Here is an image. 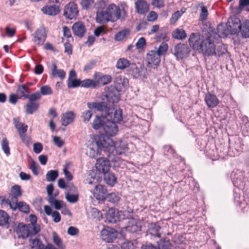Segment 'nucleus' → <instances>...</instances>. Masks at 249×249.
I'll use <instances>...</instances> for the list:
<instances>
[{
  "label": "nucleus",
  "mask_w": 249,
  "mask_h": 249,
  "mask_svg": "<svg viewBox=\"0 0 249 249\" xmlns=\"http://www.w3.org/2000/svg\"><path fill=\"white\" fill-rule=\"evenodd\" d=\"M9 216L4 211L0 210V226H9Z\"/></svg>",
  "instance_id": "a19ab883"
},
{
  "label": "nucleus",
  "mask_w": 249,
  "mask_h": 249,
  "mask_svg": "<svg viewBox=\"0 0 249 249\" xmlns=\"http://www.w3.org/2000/svg\"><path fill=\"white\" fill-rule=\"evenodd\" d=\"M234 200L236 203L240 206L243 205L244 203L246 204V199L244 197V195L241 196L239 194L236 192L234 194Z\"/></svg>",
  "instance_id": "6e6d98bb"
},
{
  "label": "nucleus",
  "mask_w": 249,
  "mask_h": 249,
  "mask_svg": "<svg viewBox=\"0 0 249 249\" xmlns=\"http://www.w3.org/2000/svg\"><path fill=\"white\" fill-rule=\"evenodd\" d=\"M15 127L18 130L19 133H25L27 130V125L19 122V119L15 118L13 120Z\"/></svg>",
  "instance_id": "ea45409f"
},
{
  "label": "nucleus",
  "mask_w": 249,
  "mask_h": 249,
  "mask_svg": "<svg viewBox=\"0 0 249 249\" xmlns=\"http://www.w3.org/2000/svg\"><path fill=\"white\" fill-rule=\"evenodd\" d=\"M229 148L234 149L238 152H239L242 150L243 145L241 144L240 140L237 137H235L233 139H229Z\"/></svg>",
  "instance_id": "c85d7f7f"
},
{
  "label": "nucleus",
  "mask_w": 249,
  "mask_h": 249,
  "mask_svg": "<svg viewBox=\"0 0 249 249\" xmlns=\"http://www.w3.org/2000/svg\"><path fill=\"white\" fill-rule=\"evenodd\" d=\"M30 169L32 170L33 174L37 175L39 173L38 166L37 164L33 160L30 162Z\"/></svg>",
  "instance_id": "e2e57ef3"
},
{
  "label": "nucleus",
  "mask_w": 249,
  "mask_h": 249,
  "mask_svg": "<svg viewBox=\"0 0 249 249\" xmlns=\"http://www.w3.org/2000/svg\"><path fill=\"white\" fill-rule=\"evenodd\" d=\"M103 129L106 135H104L107 138L112 137L116 135L118 131V126L116 124L112 121H107L104 125Z\"/></svg>",
  "instance_id": "4468645a"
},
{
  "label": "nucleus",
  "mask_w": 249,
  "mask_h": 249,
  "mask_svg": "<svg viewBox=\"0 0 249 249\" xmlns=\"http://www.w3.org/2000/svg\"><path fill=\"white\" fill-rule=\"evenodd\" d=\"M28 89V87L25 85H23L18 86L17 91L18 93L21 95L24 99H27L29 95V92Z\"/></svg>",
  "instance_id": "8fccbe9b"
},
{
  "label": "nucleus",
  "mask_w": 249,
  "mask_h": 249,
  "mask_svg": "<svg viewBox=\"0 0 249 249\" xmlns=\"http://www.w3.org/2000/svg\"><path fill=\"white\" fill-rule=\"evenodd\" d=\"M168 49V46L167 43L165 42H162L159 46L158 50L156 51L158 55L160 56L164 54Z\"/></svg>",
  "instance_id": "4d7b16f0"
},
{
  "label": "nucleus",
  "mask_w": 249,
  "mask_h": 249,
  "mask_svg": "<svg viewBox=\"0 0 249 249\" xmlns=\"http://www.w3.org/2000/svg\"><path fill=\"white\" fill-rule=\"evenodd\" d=\"M183 14V12H179V11H177L175 12L172 15L171 18H170V23L172 24L175 23L177 22V21L180 18V17Z\"/></svg>",
  "instance_id": "69168bd1"
},
{
  "label": "nucleus",
  "mask_w": 249,
  "mask_h": 249,
  "mask_svg": "<svg viewBox=\"0 0 249 249\" xmlns=\"http://www.w3.org/2000/svg\"><path fill=\"white\" fill-rule=\"evenodd\" d=\"M107 218L111 223H116L119 220L118 212L113 208L109 209L107 214Z\"/></svg>",
  "instance_id": "473e14b6"
},
{
  "label": "nucleus",
  "mask_w": 249,
  "mask_h": 249,
  "mask_svg": "<svg viewBox=\"0 0 249 249\" xmlns=\"http://www.w3.org/2000/svg\"><path fill=\"white\" fill-rule=\"evenodd\" d=\"M12 192L13 196L10 200V201H14L13 199L14 198H16L17 199H18V197L22 195L20 187L18 185H15L12 187Z\"/></svg>",
  "instance_id": "09e8293b"
},
{
  "label": "nucleus",
  "mask_w": 249,
  "mask_h": 249,
  "mask_svg": "<svg viewBox=\"0 0 249 249\" xmlns=\"http://www.w3.org/2000/svg\"><path fill=\"white\" fill-rule=\"evenodd\" d=\"M159 249H171L172 245L169 240L161 239L157 242Z\"/></svg>",
  "instance_id": "de8ad7c7"
},
{
  "label": "nucleus",
  "mask_w": 249,
  "mask_h": 249,
  "mask_svg": "<svg viewBox=\"0 0 249 249\" xmlns=\"http://www.w3.org/2000/svg\"><path fill=\"white\" fill-rule=\"evenodd\" d=\"M81 81L79 79H76V78L68 79V87L69 88H76L80 86Z\"/></svg>",
  "instance_id": "052dcab7"
},
{
  "label": "nucleus",
  "mask_w": 249,
  "mask_h": 249,
  "mask_svg": "<svg viewBox=\"0 0 249 249\" xmlns=\"http://www.w3.org/2000/svg\"><path fill=\"white\" fill-rule=\"evenodd\" d=\"M53 242L58 249H64L65 246L63 244V241L59 237L57 233L53 231L52 233Z\"/></svg>",
  "instance_id": "e433bc0d"
},
{
  "label": "nucleus",
  "mask_w": 249,
  "mask_h": 249,
  "mask_svg": "<svg viewBox=\"0 0 249 249\" xmlns=\"http://www.w3.org/2000/svg\"><path fill=\"white\" fill-rule=\"evenodd\" d=\"M189 53V48L185 44L179 43L174 47V55L177 57L182 59Z\"/></svg>",
  "instance_id": "dca6fc26"
},
{
  "label": "nucleus",
  "mask_w": 249,
  "mask_h": 249,
  "mask_svg": "<svg viewBox=\"0 0 249 249\" xmlns=\"http://www.w3.org/2000/svg\"><path fill=\"white\" fill-rule=\"evenodd\" d=\"M105 90L107 92L106 98L108 103L114 104L119 101L118 90L115 87L110 86L106 88Z\"/></svg>",
  "instance_id": "f8f14e48"
},
{
  "label": "nucleus",
  "mask_w": 249,
  "mask_h": 249,
  "mask_svg": "<svg viewBox=\"0 0 249 249\" xmlns=\"http://www.w3.org/2000/svg\"><path fill=\"white\" fill-rule=\"evenodd\" d=\"M104 124L102 117L97 115L93 121L92 125L93 129L98 130L102 127H103Z\"/></svg>",
  "instance_id": "79ce46f5"
},
{
  "label": "nucleus",
  "mask_w": 249,
  "mask_h": 249,
  "mask_svg": "<svg viewBox=\"0 0 249 249\" xmlns=\"http://www.w3.org/2000/svg\"><path fill=\"white\" fill-rule=\"evenodd\" d=\"M136 11L139 14H144L149 10V5L145 0H138L135 3Z\"/></svg>",
  "instance_id": "393cba45"
},
{
  "label": "nucleus",
  "mask_w": 249,
  "mask_h": 249,
  "mask_svg": "<svg viewBox=\"0 0 249 249\" xmlns=\"http://www.w3.org/2000/svg\"><path fill=\"white\" fill-rule=\"evenodd\" d=\"M80 86L85 88H96L98 87V83L95 79H86L81 81Z\"/></svg>",
  "instance_id": "f704fd0d"
},
{
  "label": "nucleus",
  "mask_w": 249,
  "mask_h": 249,
  "mask_svg": "<svg viewBox=\"0 0 249 249\" xmlns=\"http://www.w3.org/2000/svg\"><path fill=\"white\" fill-rule=\"evenodd\" d=\"M129 34V31L125 29L118 32L115 36V39L116 41H122Z\"/></svg>",
  "instance_id": "3c124183"
},
{
  "label": "nucleus",
  "mask_w": 249,
  "mask_h": 249,
  "mask_svg": "<svg viewBox=\"0 0 249 249\" xmlns=\"http://www.w3.org/2000/svg\"><path fill=\"white\" fill-rule=\"evenodd\" d=\"M214 150H218V148L213 147V149L212 151L210 150L207 151L208 156H209L210 158L213 160H216L218 159V158L223 156L222 155H220L218 151H217V153L215 154Z\"/></svg>",
  "instance_id": "bf43d9fd"
},
{
  "label": "nucleus",
  "mask_w": 249,
  "mask_h": 249,
  "mask_svg": "<svg viewBox=\"0 0 249 249\" xmlns=\"http://www.w3.org/2000/svg\"><path fill=\"white\" fill-rule=\"evenodd\" d=\"M241 25L240 19L236 17H233L228 19L226 26L231 34L235 35L240 32Z\"/></svg>",
  "instance_id": "1a4fd4ad"
},
{
  "label": "nucleus",
  "mask_w": 249,
  "mask_h": 249,
  "mask_svg": "<svg viewBox=\"0 0 249 249\" xmlns=\"http://www.w3.org/2000/svg\"><path fill=\"white\" fill-rule=\"evenodd\" d=\"M94 0H81V5L83 9L85 10L90 9L94 5Z\"/></svg>",
  "instance_id": "13d9d810"
},
{
  "label": "nucleus",
  "mask_w": 249,
  "mask_h": 249,
  "mask_svg": "<svg viewBox=\"0 0 249 249\" xmlns=\"http://www.w3.org/2000/svg\"><path fill=\"white\" fill-rule=\"evenodd\" d=\"M101 234L103 240L106 242L111 243L117 238L118 232L114 229L107 227L101 231Z\"/></svg>",
  "instance_id": "9b49d317"
},
{
  "label": "nucleus",
  "mask_w": 249,
  "mask_h": 249,
  "mask_svg": "<svg viewBox=\"0 0 249 249\" xmlns=\"http://www.w3.org/2000/svg\"><path fill=\"white\" fill-rule=\"evenodd\" d=\"M130 65V62L124 58H120L117 62L116 67L117 69L124 70L128 67Z\"/></svg>",
  "instance_id": "49530a36"
},
{
  "label": "nucleus",
  "mask_w": 249,
  "mask_h": 249,
  "mask_svg": "<svg viewBox=\"0 0 249 249\" xmlns=\"http://www.w3.org/2000/svg\"><path fill=\"white\" fill-rule=\"evenodd\" d=\"M146 60L147 66L153 69L156 68L160 62V56L158 55L156 51L154 50L150 51L147 53Z\"/></svg>",
  "instance_id": "ddd939ff"
},
{
  "label": "nucleus",
  "mask_w": 249,
  "mask_h": 249,
  "mask_svg": "<svg viewBox=\"0 0 249 249\" xmlns=\"http://www.w3.org/2000/svg\"><path fill=\"white\" fill-rule=\"evenodd\" d=\"M65 197L67 200L70 203H75L78 200L79 195L77 193L74 194L67 193L65 194Z\"/></svg>",
  "instance_id": "603ef678"
},
{
  "label": "nucleus",
  "mask_w": 249,
  "mask_h": 249,
  "mask_svg": "<svg viewBox=\"0 0 249 249\" xmlns=\"http://www.w3.org/2000/svg\"><path fill=\"white\" fill-rule=\"evenodd\" d=\"M160 227L156 223H151L149 227L148 231L149 233L155 237H160L159 231Z\"/></svg>",
  "instance_id": "c9c22d12"
},
{
  "label": "nucleus",
  "mask_w": 249,
  "mask_h": 249,
  "mask_svg": "<svg viewBox=\"0 0 249 249\" xmlns=\"http://www.w3.org/2000/svg\"><path fill=\"white\" fill-rule=\"evenodd\" d=\"M29 242L31 249H44L46 246L38 238L30 239Z\"/></svg>",
  "instance_id": "7c9ffc66"
},
{
  "label": "nucleus",
  "mask_w": 249,
  "mask_h": 249,
  "mask_svg": "<svg viewBox=\"0 0 249 249\" xmlns=\"http://www.w3.org/2000/svg\"><path fill=\"white\" fill-rule=\"evenodd\" d=\"M142 222L136 218H131L129 219L126 230L130 232L134 233L141 231Z\"/></svg>",
  "instance_id": "2eb2a0df"
},
{
  "label": "nucleus",
  "mask_w": 249,
  "mask_h": 249,
  "mask_svg": "<svg viewBox=\"0 0 249 249\" xmlns=\"http://www.w3.org/2000/svg\"><path fill=\"white\" fill-rule=\"evenodd\" d=\"M189 42L193 49L200 50L205 55L210 56L216 54L215 47L211 35L204 38L198 33H192L190 36Z\"/></svg>",
  "instance_id": "f03ea898"
},
{
  "label": "nucleus",
  "mask_w": 249,
  "mask_h": 249,
  "mask_svg": "<svg viewBox=\"0 0 249 249\" xmlns=\"http://www.w3.org/2000/svg\"><path fill=\"white\" fill-rule=\"evenodd\" d=\"M75 118V114L72 111L66 112L62 116V125L65 126L72 123Z\"/></svg>",
  "instance_id": "bb28decb"
},
{
  "label": "nucleus",
  "mask_w": 249,
  "mask_h": 249,
  "mask_svg": "<svg viewBox=\"0 0 249 249\" xmlns=\"http://www.w3.org/2000/svg\"><path fill=\"white\" fill-rule=\"evenodd\" d=\"M50 5L43 6L41 12L45 15L49 16H55L60 12V3L59 0H49Z\"/></svg>",
  "instance_id": "39448f33"
},
{
  "label": "nucleus",
  "mask_w": 249,
  "mask_h": 249,
  "mask_svg": "<svg viewBox=\"0 0 249 249\" xmlns=\"http://www.w3.org/2000/svg\"><path fill=\"white\" fill-rule=\"evenodd\" d=\"M231 179L234 187L239 190H244L248 182L245 172L239 169L233 170L231 175Z\"/></svg>",
  "instance_id": "20e7f679"
},
{
  "label": "nucleus",
  "mask_w": 249,
  "mask_h": 249,
  "mask_svg": "<svg viewBox=\"0 0 249 249\" xmlns=\"http://www.w3.org/2000/svg\"><path fill=\"white\" fill-rule=\"evenodd\" d=\"M107 119L109 121H112L114 123H120L123 120L122 110L117 107H109L106 116Z\"/></svg>",
  "instance_id": "423d86ee"
},
{
  "label": "nucleus",
  "mask_w": 249,
  "mask_h": 249,
  "mask_svg": "<svg viewBox=\"0 0 249 249\" xmlns=\"http://www.w3.org/2000/svg\"><path fill=\"white\" fill-rule=\"evenodd\" d=\"M13 200L14 201H10V200L6 201L12 210L15 211L18 209L19 211L26 213L29 212V206L27 203L23 201L18 202V199L16 198H14Z\"/></svg>",
  "instance_id": "9d476101"
},
{
  "label": "nucleus",
  "mask_w": 249,
  "mask_h": 249,
  "mask_svg": "<svg viewBox=\"0 0 249 249\" xmlns=\"http://www.w3.org/2000/svg\"><path fill=\"white\" fill-rule=\"evenodd\" d=\"M87 106L89 109L95 110L102 112H107L109 106L105 102H88Z\"/></svg>",
  "instance_id": "6ab92c4d"
},
{
  "label": "nucleus",
  "mask_w": 249,
  "mask_h": 249,
  "mask_svg": "<svg viewBox=\"0 0 249 249\" xmlns=\"http://www.w3.org/2000/svg\"><path fill=\"white\" fill-rule=\"evenodd\" d=\"M110 161L105 158L98 159L96 160L95 167L99 172L103 174L109 171L110 167Z\"/></svg>",
  "instance_id": "f3484780"
},
{
  "label": "nucleus",
  "mask_w": 249,
  "mask_h": 249,
  "mask_svg": "<svg viewBox=\"0 0 249 249\" xmlns=\"http://www.w3.org/2000/svg\"><path fill=\"white\" fill-rule=\"evenodd\" d=\"M48 200L50 205L52 206H53L54 208L56 210L61 209L63 207V205L64 204L63 201L56 199L53 197L48 198Z\"/></svg>",
  "instance_id": "a18cd8bd"
},
{
  "label": "nucleus",
  "mask_w": 249,
  "mask_h": 249,
  "mask_svg": "<svg viewBox=\"0 0 249 249\" xmlns=\"http://www.w3.org/2000/svg\"><path fill=\"white\" fill-rule=\"evenodd\" d=\"M58 177V172L57 170H51L46 175V179L48 182H53Z\"/></svg>",
  "instance_id": "37998d69"
},
{
  "label": "nucleus",
  "mask_w": 249,
  "mask_h": 249,
  "mask_svg": "<svg viewBox=\"0 0 249 249\" xmlns=\"http://www.w3.org/2000/svg\"><path fill=\"white\" fill-rule=\"evenodd\" d=\"M96 82L98 83V87L104 86L111 82L112 78L109 75H103L100 72H95L93 76Z\"/></svg>",
  "instance_id": "5701e85b"
},
{
  "label": "nucleus",
  "mask_w": 249,
  "mask_h": 249,
  "mask_svg": "<svg viewBox=\"0 0 249 249\" xmlns=\"http://www.w3.org/2000/svg\"><path fill=\"white\" fill-rule=\"evenodd\" d=\"M92 115V113L91 110H86L82 113L81 118L85 123H88Z\"/></svg>",
  "instance_id": "0e129e2a"
},
{
  "label": "nucleus",
  "mask_w": 249,
  "mask_h": 249,
  "mask_svg": "<svg viewBox=\"0 0 249 249\" xmlns=\"http://www.w3.org/2000/svg\"><path fill=\"white\" fill-rule=\"evenodd\" d=\"M32 36H34V43L38 45H41L45 40L46 36L45 30L43 27L39 28Z\"/></svg>",
  "instance_id": "aec40b11"
},
{
  "label": "nucleus",
  "mask_w": 249,
  "mask_h": 249,
  "mask_svg": "<svg viewBox=\"0 0 249 249\" xmlns=\"http://www.w3.org/2000/svg\"><path fill=\"white\" fill-rule=\"evenodd\" d=\"M121 17V9L114 4L108 5L105 10H98L95 17L96 21L100 24L114 22Z\"/></svg>",
  "instance_id": "7ed1b4c3"
},
{
  "label": "nucleus",
  "mask_w": 249,
  "mask_h": 249,
  "mask_svg": "<svg viewBox=\"0 0 249 249\" xmlns=\"http://www.w3.org/2000/svg\"><path fill=\"white\" fill-rule=\"evenodd\" d=\"M240 32L244 38L249 37V20H245L241 25Z\"/></svg>",
  "instance_id": "58836bf2"
},
{
  "label": "nucleus",
  "mask_w": 249,
  "mask_h": 249,
  "mask_svg": "<svg viewBox=\"0 0 249 249\" xmlns=\"http://www.w3.org/2000/svg\"><path fill=\"white\" fill-rule=\"evenodd\" d=\"M104 179L105 182L111 186L116 182L117 178L114 174L109 171L104 173Z\"/></svg>",
  "instance_id": "2f4dec72"
},
{
  "label": "nucleus",
  "mask_w": 249,
  "mask_h": 249,
  "mask_svg": "<svg viewBox=\"0 0 249 249\" xmlns=\"http://www.w3.org/2000/svg\"><path fill=\"white\" fill-rule=\"evenodd\" d=\"M77 5L73 2L68 3L64 9V16L69 19L75 18L78 14Z\"/></svg>",
  "instance_id": "6e6552de"
},
{
  "label": "nucleus",
  "mask_w": 249,
  "mask_h": 249,
  "mask_svg": "<svg viewBox=\"0 0 249 249\" xmlns=\"http://www.w3.org/2000/svg\"><path fill=\"white\" fill-rule=\"evenodd\" d=\"M41 95H51L52 94L53 91L52 89L49 86L44 85L41 87L40 89Z\"/></svg>",
  "instance_id": "680f3d73"
},
{
  "label": "nucleus",
  "mask_w": 249,
  "mask_h": 249,
  "mask_svg": "<svg viewBox=\"0 0 249 249\" xmlns=\"http://www.w3.org/2000/svg\"><path fill=\"white\" fill-rule=\"evenodd\" d=\"M106 198H107L110 202L115 204L119 202L120 199V196L118 194L112 193L107 195Z\"/></svg>",
  "instance_id": "864d4df0"
},
{
  "label": "nucleus",
  "mask_w": 249,
  "mask_h": 249,
  "mask_svg": "<svg viewBox=\"0 0 249 249\" xmlns=\"http://www.w3.org/2000/svg\"><path fill=\"white\" fill-rule=\"evenodd\" d=\"M73 34L79 37H83L86 33V28L84 24L81 21L74 23L72 26Z\"/></svg>",
  "instance_id": "b1692460"
},
{
  "label": "nucleus",
  "mask_w": 249,
  "mask_h": 249,
  "mask_svg": "<svg viewBox=\"0 0 249 249\" xmlns=\"http://www.w3.org/2000/svg\"><path fill=\"white\" fill-rule=\"evenodd\" d=\"M103 151L110 159L111 161L119 166L120 162L125 160L123 157H126L127 151L126 145L122 142H114L110 138L103 134L96 135L93 140L88 145L87 155L90 158H96Z\"/></svg>",
  "instance_id": "f257e3e1"
},
{
  "label": "nucleus",
  "mask_w": 249,
  "mask_h": 249,
  "mask_svg": "<svg viewBox=\"0 0 249 249\" xmlns=\"http://www.w3.org/2000/svg\"><path fill=\"white\" fill-rule=\"evenodd\" d=\"M1 148L4 153L8 156L10 154V148L9 146V142L6 138H3L1 142Z\"/></svg>",
  "instance_id": "5fc2aeb1"
},
{
  "label": "nucleus",
  "mask_w": 249,
  "mask_h": 249,
  "mask_svg": "<svg viewBox=\"0 0 249 249\" xmlns=\"http://www.w3.org/2000/svg\"><path fill=\"white\" fill-rule=\"evenodd\" d=\"M204 101L208 107L211 108L215 107L219 103L216 96L209 92L205 94Z\"/></svg>",
  "instance_id": "4be33fe9"
},
{
  "label": "nucleus",
  "mask_w": 249,
  "mask_h": 249,
  "mask_svg": "<svg viewBox=\"0 0 249 249\" xmlns=\"http://www.w3.org/2000/svg\"><path fill=\"white\" fill-rule=\"evenodd\" d=\"M29 220L30 223L27 225L32 228L33 231L35 233L39 232L40 231V227L39 225L36 223L37 217L34 214H31L29 216Z\"/></svg>",
  "instance_id": "c756f323"
},
{
  "label": "nucleus",
  "mask_w": 249,
  "mask_h": 249,
  "mask_svg": "<svg viewBox=\"0 0 249 249\" xmlns=\"http://www.w3.org/2000/svg\"><path fill=\"white\" fill-rule=\"evenodd\" d=\"M172 36L175 39L182 40L185 38L187 36L184 30L178 28L173 31Z\"/></svg>",
  "instance_id": "4c0bfd02"
},
{
  "label": "nucleus",
  "mask_w": 249,
  "mask_h": 249,
  "mask_svg": "<svg viewBox=\"0 0 249 249\" xmlns=\"http://www.w3.org/2000/svg\"><path fill=\"white\" fill-rule=\"evenodd\" d=\"M122 249H135L133 243L130 241H125L121 245Z\"/></svg>",
  "instance_id": "338daca9"
},
{
  "label": "nucleus",
  "mask_w": 249,
  "mask_h": 249,
  "mask_svg": "<svg viewBox=\"0 0 249 249\" xmlns=\"http://www.w3.org/2000/svg\"><path fill=\"white\" fill-rule=\"evenodd\" d=\"M115 87L118 90H121L123 88L126 87L128 85V80L124 76H117L114 80Z\"/></svg>",
  "instance_id": "a878e982"
},
{
  "label": "nucleus",
  "mask_w": 249,
  "mask_h": 249,
  "mask_svg": "<svg viewBox=\"0 0 249 249\" xmlns=\"http://www.w3.org/2000/svg\"><path fill=\"white\" fill-rule=\"evenodd\" d=\"M51 68V76L53 78H59L60 80H63L66 75V72L62 69H57L56 64L54 61H52Z\"/></svg>",
  "instance_id": "412c9836"
},
{
  "label": "nucleus",
  "mask_w": 249,
  "mask_h": 249,
  "mask_svg": "<svg viewBox=\"0 0 249 249\" xmlns=\"http://www.w3.org/2000/svg\"><path fill=\"white\" fill-rule=\"evenodd\" d=\"M107 189L102 185H96L93 191L94 196L99 200L104 201L107 197Z\"/></svg>",
  "instance_id": "a211bd4d"
},
{
  "label": "nucleus",
  "mask_w": 249,
  "mask_h": 249,
  "mask_svg": "<svg viewBox=\"0 0 249 249\" xmlns=\"http://www.w3.org/2000/svg\"><path fill=\"white\" fill-rule=\"evenodd\" d=\"M17 233L18 238L23 239L31 237L38 233H35L33 231L32 228L28 225L24 224L23 223L18 224L17 227Z\"/></svg>",
  "instance_id": "0eeeda50"
},
{
  "label": "nucleus",
  "mask_w": 249,
  "mask_h": 249,
  "mask_svg": "<svg viewBox=\"0 0 249 249\" xmlns=\"http://www.w3.org/2000/svg\"><path fill=\"white\" fill-rule=\"evenodd\" d=\"M41 97V94L37 91L31 95H29L27 99L29 100V101L35 102V101L39 100Z\"/></svg>",
  "instance_id": "774afa93"
},
{
  "label": "nucleus",
  "mask_w": 249,
  "mask_h": 249,
  "mask_svg": "<svg viewBox=\"0 0 249 249\" xmlns=\"http://www.w3.org/2000/svg\"><path fill=\"white\" fill-rule=\"evenodd\" d=\"M89 215L91 218L95 221H99L102 218L101 212L95 208H91Z\"/></svg>",
  "instance_id": "c03bdc74"
},
{
  "label": "nucleus",
  "mask_w": 249,
  "mask_h": 249,
  "mask_svg": "<svg viewBox=\"0 0 249 249\" xmlns=\"http://www.w3.org/2000/svg\"><path fill=\"white\" fill-rule=\"evenodd\" d=\"M39 104L36 102L29 101L25 106V112L27 114H32L39 108Z\"/></svg>",
  "instance_id": "72a5a7b5"
},
{
  "label": "nucleus",
  "mask_w": 249,
  "mask_h": 249,
  "mask_svg": "<svg viewBox=\"0 0 249 249\" xmlns=\"http://www.w3.org/2000/svg\"><path fill=\"white\" fill-rule=\"evenodd\" d=\"M146 70L141 67L139 68L137 67H135L132 71V74L135 78L144 79L146 78Z\"/></svg>",
  "instance_id": "cd10ccee"
}]
</instances>
